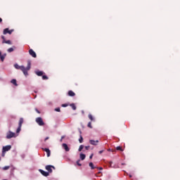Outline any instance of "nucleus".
I'll return each mask as SVG.
<instances>
[{"label": "nucleus", "instance_id": "nucleus-9", "mask_svg": "<svg viewBox=\"0 0 180 180\" xmlns=\"http://www.w3.org/2000/svg\"><path fill=\"white\" fill-rule=\"evenodd\" d=\"M90 144H91V146H98V143H99L98 140L94 141V140H90L89 141Z\"/></svg>", "mask_w": 180, "mask_h": 180}, {"label": "nucleus", "instance_id": "nucleus-4", "mask_svg": "<svg viewBox=\"0 0 180 180\" xmlns=\"http://www.w3.org/2000/svg\"><path fill=\"white\" fill-rule=\"evenodd\" d=\"M13 137H16V134L9 131L8 132H7L6 134V139H12Z\"/></svg>", "mask_w": 180, "mask_h": 180}, {"label": "nucleus", "instance_id": "nucleus-12", "mask_svg": "<svg viewBox=\"0 0 180 180\" xmlns=\"http://www.w3.org/2000/svg\"><path fill=\"white\" fill-rule=\"evenodd\" d=\"M0 57H1V60L4 62L5 60V57H6V53H4L2 55V53L0 51Z\"/></svg>", "mask_w": 180, "mask_h": 180}, {"label": "nucleus", "instance_id": "nucleus-39", "mask_svg": "<svg viewBox=\"0 0 180 180\" xmlns=\"http://www.w3.org/2000/svg\"><path fill=\"white\" fill-rule=\"evenodd\" d=\"M102 153H103V150H100V151L98 152V154H102Z\"/></svg>", "mask_w": 180, "mask_h": 180}, {"label": "nucleus", "instance_id": "nucleus-31", "mask_svg": "<svg viewBox=\"0 0 180 180\" xmlns=\"http://www.w3.org/2000/svg\"><path fill=\"white\" fill-rule=\"evenodd\" d=\"M68 106V104H62V108H67Z\"/></svg>", "mask_w": 180, "mask_h": 180}, {"label": "nucleus", "instance_id": "nucleus-30", "mask_svg": "<svg viewBox=\"0 0 180 180\" xmlns=\"http://www.w3.org/2000/svg\"><path fill=\"white\" fill-rule=\"evenodd\" d=\"M79 162H80V160H77V165L79 166V167H81V163H79Z\"/></svg>", "mask_w": 180, "mask_h": 180}, {"label": "nucleus", "instance_id": "nucleus-35", "mask_svg": "<svg viewBox=\"0 0 180 180\" xmlns=\"http://www.w3.org/2000/svg\"><path fill=\"white\" fill-rule=\"evenodd\" d=\"M92 157H94V154L93 153L89 157L90 160H92Z\"/></svg>", "mask_w": 180, "mask_h": 180}, {"label": "nucleus", "instance_id": "nucleus-37", "mask_svg": "<svg viewBox=\"0 0 180 180\" xmlns=\"http://www.w3.org/2000/svg\"><path fill=\"white\" fill-rule=\"evenodd\" d=\"M49 137L47 136V137L45 139L44 141H47V140H49Z\"/></svg>", "mask_w": 180, "mask_h": 180}, {"label": "nucleus", "instance_id": "nucleus-14", "mask_svg": "<svg viewBox=\"0 0 180 180\" xmlns=\"http://www.w3.org/2000/svg\"><path fill=\"white\" fill-rule=\"evenodd\" d=\"M68 96H75V93L72 91V90H70L68 92Z\"/></svg>", "mask_w": 180, "mask_h": 180}, {"label": "nucleus", "instance_id": "nucleus-43", "mask_svg": "<svg viewBox=\"0 0 180 180\" xmlns=\"http://www.w3.org/2000/svg\"><path fill=\"white\" fill-rule=\"evenodd\" d=\"M0 161H1V156H0Z\"/></svg>", "mask_w": 180, "mask_h": 180}, {"label": "nucleus", "instance_id": "nucleus-25", "mask_svg": "<svg viewBox=\"0 0 180 180\" xmlns=\"http://www.w3.org/2000/svg\"><path fill=\"white\" fill-rule=\"evenodd\" d=\"M13 48H9L8 50H7V51H8V53H12V51H13Z\"/></svg>", "mask_w": 180, "mask_h": 180}, {"label": "nucleus", "instance_id": "nucleus-32", "mask_svg": "<svg viewBox=\"0 0 180 180\" xmlns=\"http://www.w3.org/2000/svg\"><path fill=\"white\" fill-rule=\"evenodd\" d=\"M55 111L56 112H60L61 110H60V108H58L55 109Z\"/></svg>", "mask_w": 180, "mask_h": 180}, {"label": "nucleus", "instance_id": "nucleus-21", "mask_svg": "<svg viewBox=\"0 0 180 180\" xmlns=\"http://www.w3.org/2000/svg\"><path fill=\"white\" fill-rule=\"evenodd\" d=\"M9 168H11V167L5 166V167H3V169H4V171H6V170L9 169Z\"/></svg>", "mask_w": 180, "mask_h": 180}, {"label": "nucleus", "instance_id": "nucleus-36", "mask_svg": "<svg viewBox=\"0 0 180 180\" xmlns=\"http://www.w3.org/2000/svg\"><path fill=\"white\" fill-rule=\"evenodd\" d=\"M96 168H97V169H101V170L103 169V168H102V167H96Z\"/></svg>", "mask_w": 180, "mask_h": 180}, {"label": "nucleus", "instance_id": "nucleus-5", "mask_svg": "<svg viewBox=\"0 0 180 180\" xmlns=\"http://www.w3.org/2000/svg\"><path fill=\"white\" fill-rule=\"evenodd\" d=\"M13 32V30H9V28H6L4 30L3 34H8H8H12Z\"/></svg>", "mask_w": 180, "mask_h": 180}, {"label": "nucleus", "instance_id": "nucleus-27", "mask_svg": "<svg viewBox=\"0 0 180 180\" xmlns=\"http://www.w3.org/2000/svg\"><path fill=\"white\" fill-rule=\"evenodd\" d=\"M116 150H119V151H123V150L122 149V147H120V146H117V147L116 148Z\"/></svg>", "mask_w": 180, "mask_h": 180}, {"label": "nucleus", "instance_id": "nucleus-29", "mask_svg": "<svg viewBox=\"0 0 180 180\" xmlns=\"http://www.w3.org/2000/svg\"><path fill=\"white\" fill-rule=\"evenodd\" d=\"M14 67H15V68H16L17 70H20L19 67H20V66H19V65H18V64H15V65H14Z\"/></svg>", "mask_w": 180, "mask_h": 180}, {"label": "nucleus", "instance_id": "nucleus-19", "mask_svg": "<svg viewBox=\"0 0 180 180\" xmlns=\"http://www.w3.org/2000/svg\"><path fill=\"white\" fill-rule=\"evenodd\" d=\"M89 167H91V169H95V168H96V167H94V163H93V162H90V163L89 164Z\"/></svg>", "mask_w": 180, "mask_h": 180}, {"label": "nucleus", "instance_id": "nucleus-17", "mask_svg": "<svg viewBox=\"0 0 180 180\" xmlns=\"http://www.w3.org/2000/svg\"><path fill=\"white\" fill-rule=\"evenodd\" d=\"M86 155H85V154H83V153H81L80 154V159L82 160V161H84V160L86 158Z\"/></svg>", "mask_w": 180, "mask_h": 180}, {"label": "nucleus", "instance_id": "nucleus-16", "mask_svg": "<svg viewBox=\"0 0 180 180\" xmlns=\"http://www.w3.org/2000/svg\"><path fill=\"white\" fill-rule=\"evenodd\" d=\"M11 84H13V85H15V86H18V83L16 82V79H13L11 81Z\"/></svg>", "mask_w": 180, "mask_h": 180}, {"label": "nucleus", "instance_id": "nucleus-34", "mask_svg": "<svg viewBox=\"0 0 180 180\" xmlns=\"http://www.w3.org/2000/svg\"><path fill=\"white\" fill-rule=\"evenodd\" d=\"M1 39H3V41H6V39H5V37H4V36H1Z\"/></svg>", "mask_w": 180, "mask_h": 180}, {"label": "nucleus", "instance_id": "nucleus-22", "mask_svg": "<svg viewBox=\"0 0 180 180\" xmlns=\"http://www.w3.org/2000/svg\"><path fill=\"white\" fill-rule=\"evenodd\" d=\"M89 119H90L91 122L94 121V117L91 114L89 115Z\"/></svg>", "mask_w": 180, "mask_h": 180}, {"label": "nucleus", "instance_id": "nucleus-2", "mask_svg": "<svg viewBox=\"0 0 180 180\" xmlns=\"http://www.w3.org/2000/svg\"><path fill=\"white\" fill-rule=\"evenodd\" d=\"M22 124H23V118H20L18 127L16 130V133H20V131L22 130Z\"/></svg>", "mask_w": 180, "mask_h": 180}, {"label": "nucleus", "instance_id": "nucleus-20", "mask_svg": "<svg viewBox=\"0 0 180 180\" xmlns=\"http://www.w3.org/2000/svg\"><path fill=\"white\" fill-rule=\"evenodd\" d=\"M2 43H6V44H12V41H11V40L3 41Z\"/></svg>", "mask_w": 180, "mask_h": 180}, {"label": "nucleus", "instance_id": "nucleus-26", "mask_svg": "<svg viewBox=\"0 0 180 180\" xmlns=\"http://www.w3.org/2000/svg\"><path fill=\"white\" fill-rule=\"evenodd\" d=\"M84 150V145H81L79 148V151H82Z\"/></svg>", "mask_w": 180, "mask_h": 180}, {"label": "nucleus", "instance_id": "nucleus-23", "mask_svg": "<svg viewBox=\"0 0 180 180\" xmlns=\"http://www.w3.org/2000/svg\"><path fill=\"white\" fill-rule=\"evenodd\" d=\"M87 127H89V129H92V123L89 122L87 124Z\"/></svg>", "mask_w": 180, "mask_h": 180}, {"label": "nucleus", "instance_id": "nucleus-38", "mask_svg": "<svg viewBox=\"0 0 180 180\" xmlns=\"http://www.w3.org/2000/svg\"><path fill=\"white\" fill-rule=\"evenodd\" d=\"M86 150H89V146H85Z\"/></svg>", "mask_w": 180, "mask_h": 180}, {"label": "nucleus", "instance_id": "nucleus-10", "mask_svg": "<svg viewBox=\"0 0 180 180\" xmlns=\"http://www.w3.org/2000/svg\"><path fill=\"white\" fill-rule=\"evenodd\" d=\"M39 172L44 176H49V174L47 172H45L43 169H39Z\"/></svg>", "mask_w": 180, "mask_h": 180}, {"label": "nucleus", "instance_id": "nucleus-18", "mask_svg": "<svg viewBox=\"0 0 180 180\" xmlns=\"http://www.w3.org/2000/svg\"><path fill=\"white\" fill-rule=\"evenodd\" d=\"M70 106L73 110H77V106H75V104L72 103L70 104Z\"/></svg>", "mask_w": 180, "mask_h": 180}, {"label": "nucleus", "instance_id": "nucleus-8", "mask_svg": "<svg viewBox=\"0 0 180 180\" xmlns=\"http://www.w3.org/2000/svg\"><path fill=\"white\" fill-rule=\"evenodd\" d=\"M11 148H12V146L11 145H8V146H4L2 150L6 153V151H9Z\"/></svg>", "mask_w": 180, "mask_h": 180}, {"label": "nucleus", "instance_id": "nucleus-6", "mask_svg": "<svg viewBox=\"0 0 180 180\" xmlns=\"http://www.w3.org/2000/svg\"><path fill=\"white\" fill-rule=\"evenodd\" d=\"M51 168H53V169H56V167H54V166H52V165L46 166V171H48V172H53V169Z\"/></svg>", "mask_w": 180, "mask_h": 180}, {"label": "nucleus", "instance_id": "nucleus-15", "mask_svg": "<svg viewBox=\"0 0 180 180\" xmlns=\"http://www.w3.org/2000/svg\"><path fill=\"white\" fill-rule=\"evenodd\" d=\"M35 74H37L38 77H41L44 74V72H43L42 71H37L35 72Z\"/></svg>", "mask_w": 180, "mask_h": 180}, {"label": "nucleus", "instance_id": "nucleus-7", "mask_svg": "<svg viewBox=\"0 0 180 180\" xmlns=\"http://www.w3.org/2000/svg\"><path fill=\"white\" fill-rule=\"evenodd\" d=\"M29 53L34 58H36L37 57V55L36 54V52L33 51V49H30L29 50Z\"/></svg>", "mask_w": 180, "mask_h": 180}, {"label": "nucleus", "instance_id": "nucleus-13", "mask_svg": "<svg viewBox=\"0 0 180 180\" xmlns=\"http://www.w3.org/2000/svg\"><path fill=\"white\" fill-rule=\"evenodd\" d=\"M62 146L65 151H70V148H68V145H67V143H63Z\"/></svg>", "mask_w": 180, "mask_h": 180}, {"label": "nucleus", "instance_id": "nucleus-42", "mask_svg": "<svg viewBox=\"0 0 180 180\" xmlns=\"http://www.w3.org/2000/svg\"><path fill=\"white\" fill-rule=\"evenodd\" d=\"M110 165H112V162H110Z\"/></svg>", "mask_w": 180, "mask_h": 180}, {"label": "nucleus", "instance_id": "nucleus-40", "mask_svg": "<svg viewBox=\"0 0 180 180\" xmlns=\"http://www.w3.org/2000/svg\"><path fill=\"white\" fill-rule=\"evenodd\" d=\"M2 22V18H0V23Z\"/></svg>", "mask_w": 180, "mask_h": 180}, {"label": "nucleus", "instance_id": "nucleus-3", "mask_svg": "<svg viewBox=\"0 0 180 180\" xmlns=\"http://www.w3.org/2000/svg\"><path fill=\"white\" fill-rule=\"evenodd\" d=\"M36 123L39 124V126H44V122H43V118L39 117L35 120Z\"/></svg>", "mask_w": 180, "mask_h": 180}, {"label": "nucleus", "instance_id": "nucleus-41", "mask_svg": "<svg viewBox=\"0 0 180 180\" xmlns=\"http://www.w3.org/2000/svg\"><path fill=\"white\" fill-rule=\"evenodd\" d=\"M37 113H40V111L39 110H37Z\"/></svg>", "mask_w": 180, "mask_h": 180}, {"label": "nucleus", "instance_id": "nucleus-11", "mask_svg": "<svg viewBox=\"0 0 180 180\" xmlns=\"http://www.w3.org/2000/svg\"><path fill=\"white\" fill-rule=\"evenodd\" d=\"M44 151H45L47 154V157H50L51 152L50 151V149L45 148L42 149Z\"/></svg>", "mask_w": 180, "mask_h": 180}, {"label": "nucleus", "instance_id": "nucleus-1", "mask_svg": "<svg viewBox=\"0 0 180 180\" xmlns=\"http://www.w3.org/2000/svg\"><path fill=\"white\" fill-rule=\"evenodd\" d=\"M30 65H31L30 61H28L27 68H25V66L19 67L20 70H21V71L23 72L25 77H27L29 75V74L27 73V71L30 70Z\"/></svg>", "mask_w": 180, "mask_h": 180}, {"label": "nucleus", "instance_id": "nucleus-28", "mask_svg": "<svg viewBox=\"0 0 180 180\" xmlns=\"http://www.w3.org/2000/svg\"><path fill=\"white\" fill-rule=\"evenodd\" d=\"M42 79H49V77L46 75H42Z\"/></svg>", "mask_w": 180, "mask_h": 180}, {"label": "nucleus", "instance_id": "nucleus-24", "mask_svg": "<svg viewBox=\"0 0 180 180\" xmlns=\"http://www.w3.org/2000/svg\"><path fill=\"white\" fill-rule=\"evenodd\" d=\"M79 143H83L84 141V138H82V136H80V138L79 139Z\"/></svg>", "mask_w": 180, "mask_h": 180}, {"label": "nucleus", "instance_id": "nucleus-33", "mask_svg": "<svg viewBox=\"0 0 180 180\" xmlns=\"http://www.w3.org/2000/svg\"><path fill=\"white\" fill-rule=\"evenodd\" d=\"M5 153H6V152H4V150H2L1 157H5Z\"/></svg>", "mask_w": 180, "mask_h": 180}]
</instances>
